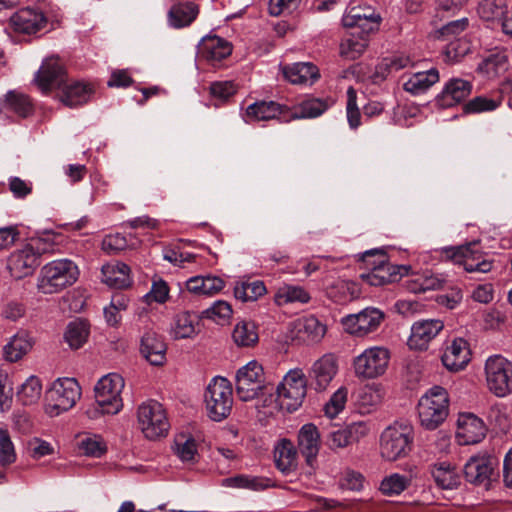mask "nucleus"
<instances>
[{"label": "nucleus", "instance_id": "54", "mask_svg": "<svg viewBox=\"0 0 512 512\" xmlns=\"http://www.w3.org/2000/svg\"><path fill=\"white\" fill-rule=\"evenodd\" d=\"M378 13L370 6H354L351 7L347 13L343 16L342 22L345 27L353 28L357 24V20H367L371 16L377 15Z\"/></svg>", "mask_w": 512, "mask_h": 512}, {"label": "nucleus", "instance_id": "5", "mask_svg": "<svg viewBox=\"0 0 512 512\" xmlns=\"http://www.w3.org/2000/svg\"><path fill=\"white\" fill-rule=\"evenodd\" d=\"M77 265L69 259L55 260L41 268L37 287L44 294L57 293L78 279Z\"/></svg>", "mask_w": 512, "mask_h": 512}, {"label": "nucleus", "instance_id": "45", "mask_svg": "<svg viewBox=\"0 0 512 512\" xmlns=\"http://www.w3.org/2000/svg\"><path fill=\"white\" fill-rule=\"evenodd\" d=\"M367 39L351 35L340 44V55L348 60L359 58L367 48Z\"/></svg>", "mask_w": 512, "mask_h": 512}, {"label": "nucleus", "instance_id": "32", "mask_svg": "<svg viewBox=\"0 0 512 512\" xmlns=\"http://www.w3.org/2000/svg\"><path fill=\"white\" fill-rule=\"evenodd\" d=\"M199 14V7L193 2H179L174 4L168 12L169 24L174 28H183L191 25Z\"/></svg>", "mask_w": 512, "mask_h": 512}, {"label": "nucleus", "instance_id": "15", "mask_svg": "<svg viewBox=\"0 0 512 512\" xmlns=\"http://www.w3.org/2000/svg\"><path fill=\"white\" fill-rule=\"evenodd\" d=\"M384 319V313L377 308H366L357 314L343 318L345 330L356 337H364L378 329Z\"/></svg>", "mask_w": 512, "mask_h": 512}, {"label": "nucleus", "instance_id": "23", "mask_svg": "<svg viewBox=\"0 0 512 512\" xmlns=\"http://www.w3.org/2000/svg\"><path fill=\"white\" fill-rule=\"evenodd\" d=\"M441 360L450 371L457 372L464 369L470 361V350L467 341L463 338L454 339L445 349Z\"/></svg>", "mask_w": 512, "mask_h": 512}, {"label": "nucleus", "instance_id": "14", "mask_svg": "<svg viewBox=\"0 0 512 512\" xmlns=\"http://www.w3.org/2000/svg\"><path fill=\"white\" fill-rule=\"evenodd\" d=\"M463 474L468 483L489 490L496 477L494 459L486 455L472 456L464 465Z\"/></svg>", "mask_w": 512, "mask_h": 512}, {"label": "nucleus", "instance_id": "31", "mask_svg": "<svg viewBox=\"0 0 512 512\" xmlns=\"http://www.w3.org/2000/svg\"><path fill=\"white\" fill-rule=\"evenodd\" d=\"M103 282L115 289H124L131 285L130 268L127 264L116 262L102 267Z\"/></svg>", "mask_w": 512, "mask_h": 512}, {"label": "nucleus", "instance_id": "51", "mask_svg": "<svg viewBox=\"0 0 512 512\" xmlns=\"http://www.w3.org/2000/svg\"><path fill=\"white\" fill-rule=\"evenodd\" d=\"M80 451L86 456L101 457L106 451L107 447L100 436L86 435L78 442Z\"/></svg>", "mask_w": 512, "mask_h": 512}, {"label": "nucleus", "instance_id": "43", "mask_svg": "<svg viewBox=\"0 0 512 512\" xmlns=\"http://www.w3.org/2000/svg\"><path fill=\"white\" fill-rule=\"evenodd\" d=\"M275 299L278 305L293 302L307 303L310 300V295L302 287L287 285L277 291Z\"/></svg>", "mask_w": 512, "mask_h": 512}, {"label": "nucleus", "instance_id": "33", "mask_svg": "<svg viewBox=\"0 0 512 512\" xmlns=\"http://www.w3.org/2000/svg\"><path fill=\"white\" fill-rule=\"evenodd\" d=\"M333 104L329 98H307L294 107L289 119L316 118L322 115Z\"/></svg>", "mask_w": 512, "mask_h": 512}, {"label": "nucleus", "instance_id": "10", "mask_svg": "<svg viewBox=\"0 0 512 512\" xmlns=\"http://www.w3.org/2000/svg\"><path fill=\"white\" fill-rule=\"evenodd\" d=\"M124 388V379L121 375L111 373L103 376L95 386L96 403L103 414H116L122 406L120 393Z\"/></svg>", "mask_w": 512, "mask_h": 512}, {"label": "nucleus", "instance_id": "3", "mask_svg": "<svg viewBox=\"0 0 512 512\" xmlns=\"http://www.w3.org/2000/svg\"><path fill=\"white\" fill-rule=\"evenodd\" d=\"M413 426L407 422H394L380 436V454L389 462L405 458L412 450Z\"/></svg>", "mask_w": 512, "mask_h": 512}, {"label": "nucleus", "instance_id": "19", "mask_svg": "<svg viewBox=\"0 0 512 512\" xmlns=\"http://www.w3.org/2000/svg\"><path fill=\"white\" fill-rule=\"evenodd\" d=\"M338 371L337 360L332 354H326L318 359L309 372L310 385L315 390L322 391L327 388Z\"/></svg>", "mask_w": 512, "mask_h": 512}, {"label": "nucleus", "instance_id": "25", "mask_svg": "<svg viewBox=\"0 0 512 512\" xmlns=\"http://www.w3.org/2000/svg\"><path fill=\"white\" fill-rule=\"evenodd\" d=\"M472 91V84L463 79H451L437 97L439 106L452 107L466 99Z\"/></svg>", "mask_w": 512, "mask_h": 512}, {"label": "nucleus", "instance_id": "11", "mask_svg": "<svg viewBox=\"0 0 512 512\" xmlns=\"http://www.w3.org/2000/svg\"><path fill=\"white\" fill-rule=\"evenodd\" d=\"M486 381L489 390L497 397H505L512 392V363L495 355L485 364Z\"/></svg>", "mask_w": 512, "mask_h": 512}, {"label": "nucleus", "instance_id": "53", "mask_svg": "<svg viewBox=\"0 0 512 512\" xmlns=\"http://www.w3.org/2000/svg\"><path fill=\"white\" fill-rule=\"evenodd\" d=\"M174 452L182 462L194 463L197 457L196 441L193 438L180 436L175 440Z\"/></svg>", "mask_w": 512, "mask_h": 512}, {"label": "nucleus", "instance_id": "17", "mask_svg": "<svg viewBox=\"0 0 512 512\" xmlns=\"http://www.w3.org/2000/svg\"><path fill=\"white\" fill-rule=\"evenodd\" d=\"M67 79L66 70L57 58L46 59L35 75V82L45 94L54 88L60 90Z\"/></svg>", "mask_w": 512, "mask_h": 512}, {"label": "nucleus", "instance_id": "60", "mask_svg": "<svg viewBox=\"0 0 512 512\" xmlns=\"http://www.w3.org/2000/svg\"><path fill=\"white\" fill-rule=\"evenodd\" d=\"M499 106V102L483 96H478L467 102L463 106L465 113H480L484 111H493Z\"/></svg>", "mask_w": 512, "mask_h": 512}, {"label": "nucleus", "instance_id": "30", "mask_svg": "<svg viewBox=\"0 0 512 512\" xmlns=\"http://www.w3.org/2000/svg\"><path fill=\"white\" fill-rule=\"evenodd\" d=\"M222 486L248 489L252 491H263L271 487H275V482L268 477L252 476L246 474H238L233 477L224 478Z\"/></svg>", "mask_w": 512, "mask_h": 512}, {"label": "nucleus", "instance_id": "62", "mask_svg": "<svg viewBox=\"0 0 512 512\" xmlns=\"http://www.w3.org/2000/svg\"><path fill=\"white\" fill-rule=\"evenodd\" d=\"M210 93L215 98L226 100L236 93V88L231 81L214 82L210 86Z\"/></svg>", "mask_w": 512, "mask_h": 512}, {"label": "nucleus", "instance_id": "40", "mask_svg": "<svg viewBox=\"0 0 512 512\" xmlns=\"http://www.w3.org/2000/svg\"><path fill=\"white\" fill-rule=\"evenodd\" d=\"M411 485V479L408 476L399 473H393L384 477L380 483L379 491L387 497L400 495Z\"/></svg>", "mask_w": 512, "mask_h": 512}, {"label": "nucleus", "instance_id": "26", "mask_svg": "<svg viewBox=\"0 0 512 512\" xmlns=\"http://www.w3.org/2000/svg\"><path fill=\"white\" fill-rule=\"evenodd\" d=\"M458 424L457 436L463 438L462 444H476L486 436L487 428L484 422L474 414L462 415Z\"/></svg>", "mask_w": 512, "mask_h": 512}, {"label": "nucleus", "instance_id": "56", "mask_svg": "<svg viewBox=\"0 0 512 512\" xmlns=\"http://www.w3.org/2000/svg\"><path fill=\"white\" fill-rule=\"evenodd\" d=\"M412 63L408 56H393L384 58L383 61L377 66V73H381L385 77V72L390 74L406 68Z\"/></svg>", "mask_w": 512, "mask_h": 512}, {"label": "nucleus", "instance_id": "7", "mask_svg": "<svg viewBox=\"0 0 512 512\" xmlns=\"http://www.w3.org/2000/svg\"><path fill=\"white\" fill-rule=\"evenodd\" d=\"M139 427L149 440H156L168 434L170 423L162 404L156 400L142 403L137 409Z\"/></svg>", "mask_w": 512, "mask_h": 512}, {"label": "nucleus", "instance_id": "49", "mask_svg": "<svg viewBox=\"0 0 512 512\" xmlns=\"http://www.w3.org/2000/svg\"><path fill=\"white\" fill-rule=\"evenodd\" d=\"M325 332V326L314 316L304 318L299 324V333L307 341L318 342Z\"/></svg>", "mask_w": 512, "mask_h": 512}, {"label": "nucleus", "instance_id": "34", "mask_svg": "<svg viewBox=\"0 0 512 512\" xmlns=\"http://www.w3.org/2000/svg\"><path fill=\"white\" fill-rule=\"evenodd\" d=\"M439 81V72L436 68L414 73L404 84L403 89L412 95H419L427 91Z\"/></svg>", "mask_w": 512, "mask_h": 512}, {"label": "nucleus", "instance_id": "29", "mask_svg": "<svg viewBox=\"0 0 512 512\" xmlns=\"http://www.w3.org/2000/svg\"><path fill=\"white\" fill-rule=\"evenodd\" d=\"M284 77L292 84L312 85L319 77L318 68L309 62L294 63L283 67Z\"/></svg>", "mask_w": 512, "mask_h": 512}, {"label": "nucleus", "instance_id": "22", "mask_svg": "<svg viewBox=\"0 0 512 512\" xmlns=\"http://www.w3.org/2000/svg\"><path fill=\"white\" fill-rule=\"evenodd\" d=\"M93 93L92 85L67 79L60 89L59 99L64 105L74 108L87 103Z\"/></svg>", "mask_w": 512, "mask_h": 512}, {"label": "nucleus", "instance_id": "44", "mask_svg": "<svg viewBox=\"0 0 512 512\" xmlns=\"http://www.w3.org/2000/svg\"><path fill=\"white\" fill-rule=\"evenodd\" d=\"M198 316L189 312L177 315L174 327V336L176 339L192 337L196 333V324Z\"/></svg>", "mask_w": 512, "mask_h": 512}, {"label": "nucleus", "instance_id": "12", "mask_svg": "<svg viewBox=\"0 0 512 512\" xmlns=\"http://www.w3.org/2000/svg\"><path fill=\"white\" fill-rule=\"evenodd\" d=\"M390 361V352L384 347H371L364 350L353 361L358 378L373 379L385 373Z\"/></svg>", "mask_w": 512, "mask_h": 512}, {"label": "nucleus", "instance_id": "21", "mask_svg": "<svg viewBox=\"0 0 512 512\" xmlns=\"http://www.w3.org/2000/svg\"><path fill=\"white\" fill-rule=\"evenodd\" d=\"M166 344L154 331H146L141 337L140 352L154 366H161L166 361Z\"/></svg>", "mask_w": 512, "mask_h": 512}, {"label": "nucleus", "instance_id": "41", "mask_svg": "<svg viewBox=\"0 0 512 512\" xmlns=\"http://www.w3.org/2000/svg\"><path fill=\"white\" fill-rule=\"evenodd\" d=\"M266 293V287L262 281L242 282L234 288L236 299L243 302L255 301Z\"/></svg>", "mask_w": 512, "mask_h": 512}, {"label": "nucleus", "instance_id": "63", "mask_svg": "<svg viewBox=\"0 0 512 512\" xmlns=\"http://www.w3.org/2000/svg\"><path fill=\"white\" fill-rule=\"evenodd\" d=\"M326 443L331 449L344 448L352 444L348 437L346 428L330 432Z\"/></svg>", "mask_w": 512, "mask_h": 512}, {"label": "nucleus", "instance_id": "1", "mask_svg": "<svg viewBox=\"0 0 512 512\" xmlns=\"http://www.w3.org/2000/svg\"><path fill=\"white\" fill-rule=\"evenodd\" d=\"M235 381L236 394L241 401H251L264 395H269L270 400H273L274 384L258 361L252 360L239 368Z\"/></svg>", "mask_w": 512, "mask_h": 512}, {"label": "nucleus", "instance_id": "16", "mask_svg": "<svg viewBox=\"0 0 512 512\" xmlns=\"http://www.w3.org/2000/svg\"><path fill=\"white\" fill-rule=\"evenodd\" d=\"M57 413L71 409L80 399L81 387L74 378L56 380L48 392Z\"/></svg>", "mask_w": 512, "mask_h": 512}, {"label": "nucleus", "instance_id": "39", "mask_svg": "<svg viewBox=\"0 0 512 512\" xmlns=\"http://www.w3.org/2000/svg\"><path fill=\"white\" fill-rule=\"evenodd\" d=\"M90 327L86 320L76 319L66 328L64 338L72 349H79L87 341Z\"/></svg>", "mask_w": 512, "mask_h": 512}, {"label": "nucleus", "instance_id": "6", "mask_svg": "<svg viewBox=\"0 0 512 512\" xmlns=\"http://www.w3.org/2000/svg\"><path fill=\"white\" fill-rule=\"evenodd\" d=\"M204 402L210 419L217 422L226 419L233 405L231 383L226 378L214 377L206 388Z\"/></svg>", "mask_w": 512, "mask_h": 512}, {"label": "nucleus", "instance_id": "38", "mask_svg": "<svg viewBox=\"0 0 512 512\" xmlns=\"http://www.w3.org/2000/svg\"><path fill=\"white\" fill-rule=\"evenodd\" d=\"M232 338L239 347H253L259 340L257 326L252 321L243 320L234 327Z\"/></svg>", "mask_w": 512, "mask_h": 512}, {"label": "nucleus", "instance_id": "28", "mask_svg": "<svg viewBox=\"0 0 512 512\" xmlns=\"http://www.w3.org/2000/svg\"><path fill=\"white\" fill-rule=\"evenodd\" d=\"M231 52L230 44L218 36H207L202 39L198 46L199 55L212 62H220L228 57Z\"/></svg>", "mask_w": 512, "mask_h": 512}, {"label": "nucleus", "instance_id": "24", "mask_svg": "<svg viewBox=\"0 0 512 512\" xmlns=\"http://www.w3.org/2000/svg\"><path fill=\"white\" fill-rule=\"evenodd\" d=\"M320 448V435L317 427L308 423L298 433V450L305 457L306 463L313 466Z\"/></svg>", "mask_w": 512, "mask_h": 512}, {"label": "nucleus", "instance_id": "46", "mask_svg": "<svg viewBox=\"0 0 512 512\" xmlns=\"http://www.w3.org/2000/svg\"><path fill=\"white\" fill-rule=\"evenodd\" d=\"M507 65V56L501 52H495L485 57L479 64L477 70L492 77L504 71Z\"/></svg>", "mask_w": 512, "mask_h": 512}, {"label": "nucleus", "instance_id": "58", "mask_svg": "<svg viewBox=\"0 0 512 512\" xmlns=\"http://www.w3.org/2000/svg\"><path fill=\"white\" fill-rule=\"evenodd\" d=\"M347 389L339 388L325 405V413L330 418L337 416L345 407L347 401Z\"/></svg>", "mask_w": 512, "mask_h": 512}, {"label": "nucleus", "instance_id": "36", "mask_svg": "<svg viewBox=\"0 0 512 512\" xmlns=\"http://www.w3.org/2000/svg\"><path fill=\"white\" fill-rule=\"evenodd\" d=\"M32 345L28 333L21 331L4 346V357L10 362H16L32 349Z\"/></svg>", "mask_w": 512, "mask_h": 512}, {"label": "nucleus", "instance_id": "20", "mask_svg": "<svg viewBox=\"0 0 512 512\" xmlns=\"http://www.w3.org/2000/svg\"><path fill=\"white\" fill-rule=\"evenodd\" d=\"M10 24L16 32L32 34L46 26L47 18L38 10L23 8L10 17Z\"/></svg>", "mask_w": 512, "mask_h": 512}, {"label": "nucleus", "instance_id": "48", "mask_svg": "<svg viewBox=\"0 0 512 512\" xmlns=\"http://www.w3.org/2000/svg\"><path fill=\"white\" fill-rule=\"evenodd\" d=\"M506 9L505 0H482L478 5V14L486 21L500 20Z\"/></svg>", "mask_w": 512, "mask_h": 512}, {"label": "nucleus", "instance_id": "35", "mask_svg": "<svg viewBox=\"0 0 512 512\" xmlns=\"http://www.w3.org/2000/svg\"><path fill=\"white\" fill-rule=\"evenodd\" d=\"M297 450L288 439H282L275 447L274 457L277 468L287 474L296 467Z\"/></svg>", "mask_w": 512, "mask_h": 512}, {"label": "nucleus", "instance_id": "61", "mask_svg": "<svg viewBox=\"0 0 512 512\" xmlns=\"http://www.w3.org/2000/svg\"><path fill=\"white\" fill-rule=\"evenodd\" d=\"M468 26V19L461 18L450 21L443 25L438 31V38L448 40L450 37H455L461 34Z\"/></svg>", "mask_w": 512, "mask_h": 512}, {"label": "nucleus", "instance_id": "55", "mask_svg": "<svg viewBox=\"0 0 512 512\" xmlns=\"http://www.w3.org/2000/svg\"><path fill=\"white\" fill-rule=\"evenodd\" d=\"M16 454L7 429L0 428V464L7 466L15 462Z\"/></svg>", "mask_w": 512, "mask_h": 512}, {"label": "nucleus", "instance_id": "42", "mask_svg": "<svg viewBox=\"0 0 512 512\" xmlns=\"http://www.w3.org/2000/svg\"><path fill=\"white\" fill-rule=\"evenodd\" d=\"M383 399L382 389L378 386H365L360 389L357 402L363 413H369L378 406Z\"/></svg>", "mask_w": 512, "mask_h": 512}, {"label": "nucleus", "instance_id": "8", "mask_svg": "<svg viewBox=\"0 0 512 512\" xmlns=\"http://www.w3.org/2000/svg\"><path fill=\"white\" fill-rule=\"evenodd\" d=\"M307 392V380L302 370L289 371L276 388V401L281 409L288 412L297 410L303 403Z\"/></svg>", "mask_w": 512, "mask_h": 512}, {"label": "nucleus", "instance_id": "50", "mask_svg": "<svg viewBox=\"0 0 512 512\" xmlns=\"http://www.w3.org/2000/svg\"><path fill=\"white\" fill-rule=\"evenodd\" d=\"M351 287V283L337 280L326 287V295L335 303L345 304L353 299Z\"/></svg>", "mask_w": 512, "mask_h": 512}, {"label": "nucleus", "instance_id": "57", "mask_svg": "<svg viewBox=\"0 0 512 512\" xmlns=\"http://www.w3.org/2000/svg\"><path fill=\"white\" fill-rule=\"evenodd\" d=\"M232 315V308L225 301H216L213 306L202 312V317L212 319L216 322L226 321Z\"/></svg>", "mask_w": 512, "mask_h": 512}, {"label": "nucleus", "instance_id": "4", "mask_svg": "<svg viewBox=\"0 0 512 512\" xmlns=\"http://www.w3.org/2000/svg\"><path fill=\"white\" fill-rule=\"evenodd\" d=\"M420 425L426 430L437 429L449 414V395L441 386L430 388L417 405Z\"/></svg>", "mask_w": 512, "mask_h": 512}, {"label": "nucleus", "instance_id": "64", "mask_svg": "<svg viewBox=\"0 0 512 512\" xmlns=\"http://www.w3.org/2000/svg\"><path fill=\"white\" fill-rule=\"evenodd\" d=\"M127 246V241L120 234L106 236L102 241V248L108 253H117Z\"/></svg>", "mask_w": 512, "mask_h": 512}, {"label": "nucleus", "instance_id": "47", "mask_svg": "<svg viewBox=\"0 0 512 512\" xmlns=\"http://www.w3.org/2000/svg\"><path fill=\"white\" fill-rule=\"evenodd\" d=\"M41 392L42 385L40 380L35 376H31L22 384L17 396L23 405H32L40 399Z\"/></svg>", "mask_w": 512, "mask_h": 512}, {"label": "nucleus", "instance_id": "2", "mask_svg": "<svg viewBox=\"0 0 512 512\" xmlns=\"http://www.w3.org/2000/svg\"><path fill=\"white\" fill-rule=\"evenodd\" d=\"M360 260L371 267V271L361 274V279L370 286H383L399 281L403 276L408 275L411 266L394 265L387 261L386 254L382 249H372L364 252Z\"/></svg>", "mask_w": 512, "mask_h": 512}, {"label": "nucleus", "instance_id": "27", "mask_svg": "<svg viewBox=\"0 0 512 512\" xmlns=\"http://www.w3.org/2000/svg\"><path fill=\"white\" fill-rule=\"evenodd\" d=\"M290 108L274 101H259L247 107L246 115L250 121H267L286 115Z\"/></svg>", "mask_w": 512, "mask_h": 512}, {"label": "nucleus", "instance_id": "13", "mask_svg": "<svg viewBox=\"0 0 512 512\" xmlns=\"http://www.w3.org/2000/svg\"><path fill=\"white\" fill-rule=\"evenodd\" d=\"M476 245L477 243L473 242L468 245L446 247L443 248L442 254L447 259L463 265L466 272L487 273L492 269V262L486 259L480 260L481 254L473 249Z\"/></svg>", "mask_w": 512, "mask_h": 512}, {"label": "nucleus", "instance_id": "18", "mask_svg": "<svg viewBox=\"0 0 512 512\" xmlns=\"http://www.w3.org/2000/svg\"><path fill=\"white\" fill-rule=\"evenodd\" d=\"M444 328V323L439 319H426L415 322L411 327V335L408 339L410 349L423 351L428 344Z\"/></svg>", "mask_w": 512, "mask_h": 512}, {"label": "nucleus", "instance_id": "9", "mask_svg": "<svg viewBox=\"0 0 512 512\" xmlns=\"http://www.w3.org/2000/svg\"><path fill=\"white\" fill-rule=\"evenodd\" d=\"M42 244L44 243L41 240H31L24 248L9 256L7 267L14 278L21 279L31 275L40 265V256L49 251L48 248H42Z\"/></svg>", "mask_w": 512, "mask_h": 512}, {"label": "nucleus", "instance_id": "37", "mask_svg": "<svg viewBox=\"0 0 512 512\" xmlns=\"http://www.w3.org/2000/svg\"><path fill=\"white\" fill-rule=\"evenodd\" d=\"M431 475L442 489H454L460 485V476L449 463L443 462L431 467Z\"/></svg>", "mask_w": 512, "mask_h": 512}, {"label": "nucleus", "instance_id": "59", "mask_svg": "<svg viewBox=\"0 0 512 512\" xmlns=\"http://www.w3.org/2000/svg\"><path fill=\"white\" fill-rule=\"evenodd\" d=\"M357 93L353 87L347 90V120L350 128L356 129L360 126L361 114L357 107Z\"/></svg>", "mask_w": 512, "mask_h": 512}, {"label": "nucleus", "instance_id": "52", "mask_svg": "<svg viewBox=\"0 0 512 512\" xmlns=\"http://www.w3.org/2000/svg\"><path fill=\"white\" fill-rule=\"evenodd\" d=\"M6 105L10 110L23 118L30 115L33 110L30 99L26 95L14 91L7 93Z\"/></svg>", "mask_w": 512, "mask_h": 512}]
</instances>
